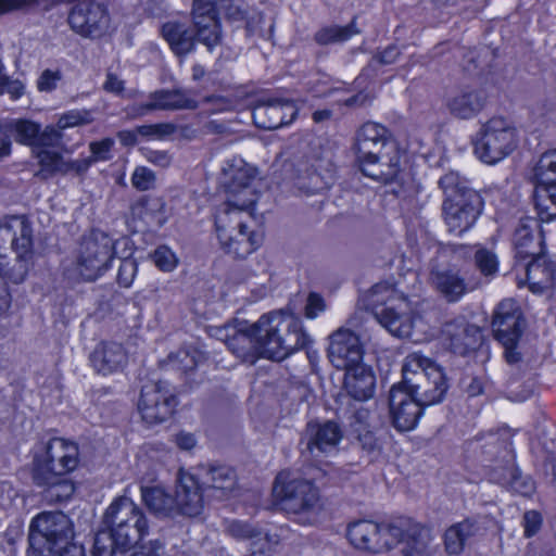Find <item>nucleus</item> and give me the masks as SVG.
<instances>
[{"mask_svg":"<svg viewBox=\"0 0 556 556\" xmlns=\"http://www.w3.org/2000/svg\"><path fill=\"white\" fill-rule=\"evenodd\" d=\"M231 330L232 333H226L223 340L243 361L254 356L283 361L295 351L306 348L309 342L302 321L282 312L265 314L245 330Z\"/></svg>","mask_w":556,"mask_h":556,"instance_id":"1","label":"nucleus"},{"mask_svg":"<svg viewBox=\"0 0 556 556\" xmlns=\"http://www.w3.org/2000/svg\"><path fill=\"white\" fill-rule=\"evenodd\" d=\"M149 531L142 508L127 496L115 498L105 509L101 528L94 535L93 556L124 555Z\"/></svg>","mask_w":556,"mask_h":556,"instance_id":"2","label":"nucleus"},{"mask_svg":"<svg viewBox=\"0 0 556 556\" xmlns=\"http://www.w3.org/2000/svg\"><path fill=\"white\" fill-rule=\"evenodd\" d=\"M34 265V239L30 223L13 216L0 224V277L13 283L25 280ZM0 316L10 307L9 294L0 288Z\"/></svg>","mask_w":556,"mask_h":556,"instance_id":"3","label":"nucleus"},{"mask_svg":"<svg viewBox=\"0 0 556 556\" xmlns=\"http://www.w3.org/2000/svg\"><path fill=\"white\" fill-rule=\"evenodd\" d=\"M254 177L253 168L242 160H235L223 169L225 201L217 208L215 226H230V222L241 220L243 212L252 213L260 197Z\"/></svg>","mask_w":556,"mask_h":556,"instance_id":"4","label":"nucleus"},{"mask_svg":"<svg viewBox=\"0 0 556 556\" xmlns=\"http://www.w3.org/2000/svg\"><path fill=\"white\" fill-rule=\"evenodd\" d=\"M400 383L420 404L428 407L442 402L448 383L443 369L432 359L412 353L405 357Z\"/></svg>","mask_w":556,"mask_h":556,"instance_id":"5","label":"nucleus"},{"mask_svg":"<svg viewBox=\"0 0 556 556\" xmlns=\"http://www.w3.org/2000/svg\"><path fill=\"white\" fill-rule=\"evenodd\" d=\"M273 495L277 505L295 522L311 526L317 522L321 509L318 488L302 478L287 480L280 473L276 477Z\"/></svg>","mask_w":556,"mask_h":556,"instance_id":"6","label":"nucleus"},{"mask_svg":"<svg viewBox=\"0 0 556 556\" xmlns=\"http://www.w3.org/2000/svg\"><path fill=\"white\" fill-rule=\"evenodd\" d=\"M79 464L77 443L62 438H52L36 446L31 460V479L47 483L52 473L68 475Z\"/></svg>","mask_w":556,"mask_h":556,"instance_id":"7","label":"nucleus"},{"mask_svg":"<svg viewBox=\"0 0 556 556\" xmlns=\"http://www.w3.org/2000/svg\"><path fill=\"white\" fill-rule=\"evenodd\" d=\"M73 539V523L62 511H42L29 525V546L38 555L72 545Z\"/></svg>","mask_w":556,"mask_h":556,"instance_id":"8","label":"nucleus"},{"mask_svg":"<svg viewBox=\"0 0 556 556\" xmlns=\"http://www.w3.org/2000/svg\"><path fill=\"white\" fill-rule=\"evenodd\" d=\"M518 146V135L510 122L492 117L484 123L475 141V154L488 164L495 165L510 155Z\"/></svg>","mask_w":556,"mask_h":556,"instance_id":"9","label":"nucleus"},{"mask_svg":"<svg viewBox=\"0 0 556 556\" xmlns=\"http://www.w3.org/2000/svg\"><path fill=\"white\" fill-rule=\"evenodd\" d=\"M114 254L113 238L103 231L92 230L79 242L75 268L84 280L93 281L110 268Z\"/></svg>","mask_w":556,"mask_h":556,"instance_id":"10","label":"nucleus"},{"mask_svg":"<svg viewBox=\"0 0 556 556\" xmlns=\"http://www.w3.org/2000/svg\"><path fill=\"white\" fill-rule=\"evenodd\" d=\"M525 323L517 303L511 299L503 300L494 313L492 328L495 339L504 346V357L509 365L521 362L517 350Z\"/></svg>","mask_w":556,"mask_h":556,"instance_id":"11","label":"nucleus"},{"mask_svg":"<svg viewBox=\"0 0 556 556\" xmlns=\"http://www.w3.org/2000/svg\"><path fill=\"white\" fill-rule=\"evenodd\" d=\"M343 439L341 426L333 420H311L301 433L299 447L301 455L307 459L318 460L332 455Z\"/></svg>","mask_w":556,"mask_h":556,"instance_id":"12","label":"nucleus"},{"mask_svg":"<svg viewBox=\"0 0 556 556\" xmlns=\"http://www.w3.org/2000/svg\"><path fill=\"white\" fill-rule=\"evenodd\" d=\"M534 204L542 220L556 218V149L544 153L535 168Z\"/></svg>","mask_w":556,"mask_h":556,"instance_id":"13","label":"nucleus"},{"mask_svg":"<svg viewBox=\"0 0 556 556\" xmlns=\"http://www.w3.org/2000/svg\"><path fill=\"white\" fill-rule=\"evenodd\" d=\"M176 405V396L167 382H150L141 388L138 409L146 422L165 421L172 416Z\"/></svg>","mask_w":556,"mask_h":556,"instance_id":"14","label":"nucleus"},{"mask_svg":"<svg viewBox=\"0 0 556 556\" xmlns=\"http://www.w3.org/2000/svg\"><path fill=\"white\" fill-rule=\"evenodd\" d=\"M483 200L477 191H468L457 200H444L442 214L450 232L462 235L470 229L481 215Z\"/></svg>","mask_w":556,"mask_h":556,"instance_id":"15","label":"nucleus"},{"mask_svg":"<svg viewBox=\"0 0 556 556\" xmlns=\"http://www.w3.org/2000/svg\"><path fill=\"white\" fill-rule=\"evenodd\" d=\"M396 142L387 127L379 123L366 122L355 132L353 150L357 165L387 150L394 152Z\"/></svg>","mask_w":556,"mask_h":556,"instance_id":"16","label":"nucleus"},{"mask_svg":"<svg viewBox=\"0 0 556 556\" xmlns=\"http://www.w3.org/2000/svg\"><path fill=\"white\" fill-rule=\"evenodd\" d=\"M420 404L402 384H394L389 392V410L393 427L401 431L413 430L424 414Z\"/></svg>","mask_w":556,"mask_h":556,"instance_id":"17","label":"nucleus"},{"mask_svg":"<svg viewBox=\"0 0 556 556\" xmlns=\"http://www.w3.org/2000/svg\"><path fill=\"white\" fill-rule=\"evenodd\" d=\"M298 108L292 100L265 97L253 109V119L257 127L277 129L292 123L298 115Z\"/></svg>","mask_w":556,"mask_h":556,"instance_id":"18","label":"nucleus"},{"mask_svg":"<svg viewBox=\"0 0 556 556\" xmlns=\"http://www.w3.org/2000/svg\"><path fill=\"white\" fill-rule=\"evenodd\" d=\"M364 350L358 336L348 328H339L330 336L328 358L338 369H350L362 364Z\"/></svg>","mask_w":556,"mask_h":556,"instance_id":"19","label":"nucleus"},{"mask_svg":"<svg viewBox=\"0 0 556 556\" xmlns=\"http://www.w3.org/2000/svg\"><path fill=\"white\" fill-rule=\"evenodd\" d=\"M442 337L448 349L460 356L476 351L482 342L481 329L464 317L445 323Z\"/></svg>","mask_w":556,"mask_h":556,"instance_id":"20","label":"nucleus"},{"mask_svg":"<svg viewBox=\"0 0 556 556\" xmlns=\"http://www.w3.org/2000/svg\"><path fill=\"white\" fill-rule=\"evenodd\" d=\"M217 13V5L213 0H193L192 20L197 40L205 45L208 51L222 40Z\"/></svg>","mask_w":556,"mask_h":556,"instance_id":"21","label":"nucleus"},{"mask_svg":"<svg viewBox=\"0 0 556 556\" xmlns=\"http://www.w3.org/2000/svg\"><path fill=\"white\" fill-rule=\"evenodd\" d=\"M198 101L185 89H160L149 94V101L134 106L136 116H144L152 111H180L198 109Z\"/></svg>","mask_w":556,"mask_h":556,"instance_id":"22","label":"nucleus"},{"mask_svg":"<svg viewBox=\"0 0 556 556\" xmlns=\"http://www.w3.org/2000/svg\"><path fill=\"white\" fill-rule=\"evenodd\" d=\"M429 281L433 289L448 303L458 302L470 287L459 269L450 265H432Z\"/></svg>","mask_w":556,"mask_h":556,"instance_id":"23","label":"nucleus"},{"mask_svg":"<svg viewBox=\"0 0 556 556\" xmlns=\"http://www.w3.org/2000/svg\"><path fill=\"white\" fill-rule=\"evenodd\" d=\"M216 231L224 251L235 257H245L260 244L258 236L248 232L247 225L242 220H232L230 226H216Z\"/></svg>","mask_w":556,"mask_h":556,"instance_id":"24","label":"nucleus"},{"mask_svg":"<svg viewBox=\"0 0 556 556\" xmlns=\"http://www.w3.org/2000/svg\"><path fill=\"white\" fill-rule=\"evenodd\" d=\"M203 491V484L195 475L180 472L175 496L178 515L199 516L204 508Z\"/></svg>","mask_w":556,"mask_h":556,"instance_id":"25","label":"nucleus"},{"mask_svg":"<svg viewBox=\"0 0 556 556\" xmlns=\"http://www.w3.org/2000/svg\"><path fill=\"white\" fill-rule=\"evenodd\" d=\"M485 104V92L472 87L457 89L451 92L445 100L448 113L459 119H470L477 116Z\"/></svg>","mask_w":556,"mask_h":556,"instance_id":"26","label":"nucleus"},{"mask_svg":"<svg viewBox=\"0 0 556 556\" xmlns=\"http://www.w3.org/2000/svg\"><path fill=\"white\" fill-rule=\"evenodd\" d=\"M485 528L482 527L480 518L469 517L455 522L445 529L443 533L444 551L450 556L460 555L466 545L475 538L482 535Z\"/></svg>","mask_w":556,"mask_h":556,"instance_id":"27","label":"nucleus"},{"mask_svg":"<svg viewBox=\"0 0 556 556\" xmlns=\"http://www.w3.org/2000/svg\"><path fill=\"white\" fill-rule=\"evenodd\" d=\"M358 167L365 176L382 184H390L395 180L401 170L400 149L396 146L394 152L387 150L378 153Z\"/></svg>","mask_w":556,"mask_h":556,"instance_id":"28","label":"nucleus"},{"mask_svg":"<svg viewBox=\"0 0 556 556\" xmlns=\"http://www.w3.org/2000/svg\"><path fill=\"white\" fill-rule=\"evenodd\" d=\"M68 23L72 29L78 34L98 36L106 23V16L101 5L84 2L72 9Z\"/></svg>","mask_w":556,"mask_h":556,"instance_id":"29","label":"nucleus"},{"mask_svg":"<svg viewBox=\"0 0 556 556\" xmlns=\"http://www.w3.org/2000/svg\"><path fill=\"white\" fill-rule=\"evenodd\" d=\"M348 539L358 549L372 553L386 552L381 526L371 520H358L349 525Z\"/></svg>","mask_w":556,"mask_h":556,"instance_id":"30","label":"nucleus"},{"mask_svg":"<svg viewBox=\"0 0 556 556\" xmlns=\"http://www.w3.org/2000/svg\"><path fill=\"white\" fill-rule=\"evenodd\" d=\"M89 358L96 371L104 376L122 370L127 364V354L116 342L99 343Z\"/></svg>","mask_w":556,"mask_h":556,"instance_id":"31","label":"nucleus"},{"mask_svg":"<svg viewBox=\"0 0 556 556\" xmlns=\"http://www.w3.org/2000/svg\"><path fill=\"white\" fill-rule=\"evenodd\" d=\"M481 453L484 467L490 469V478L494 468L497 469V472H505L514 464V455L509 444L497 434H488L485 443L481 445Z\"/></svg>","mask_w":556,"mask_h":556,"instance_id":"32","label":"nucleus"},{"mask_svg":"<svg viewBox=\"0 0 556 556\" xmlns=\"http://www.w3.org/2000/svg\"><path fill=\"white\" fill-rule=\"evenodd\" d=\"M130 214L151 228H161L167 222L166 203L161 197H141L130 206Z\"/></svg>","mask_w":556,"mask_h":556,"instance_id":"33","label":"nucleus"},{"mask_svg":"<svg viewBox=\"0 0 556 556\" xmlns=\"http://www.w3.org/2000/svg\"><path fill=\"white\" fill-rule=\"evenodd\" d=\"M375 384V375L363 364L345 369L344 388L353 399L366 401L372 397Z\"/></svg>","mask_w":556,"mask_h":556,"instance_id":"34","label":"nucleus"},{"mask_svg":"<svg viewBox=\"0 0 556 556\" xmlns=\"http://www.w3.org/2000/svg\"><path fill=\"white\" fill-rule=\"evenodd\" d=\"M540 224L535 218H520L515 230L513 242L516 251V258L526 261L540 253V245L535 243L533 232L539 229Z\"/></svg>","mask_w":556,"mask_h":556,"instance_id":"35","label":"nucleus"},{"mask_svg":"<svg viewBox=\"0 0 556 556\" xmlns=\"http://www.w3.org/2000/svg\"><path fill=\"white\" fill-rule=\"evenodd\" d=\"M162 35L172 50L178 55H185L194 48L195 33L179 22H167L162 27Z\"/></svg>","mask_w":556,"mask_h":556,"instance_id":"36","label":"nucleus"},{"mask_svg":"<svg viewBox=\"0 0 556 556\" xmlns=\"http://www.w3.org/2000/svg\"><path fill=\"white\" fill-rule=\"evenodd\" d=\"M405 544V556H434L439 553V545L434 544L432 531L418 522L413 526Z\"/></svg>","mask_w":556,"mask_h":556,"instance_id":"37","label":"nucleus"},{"mask_svg":"<svg viewBox=\"0 0 556 556\" xmlns=\"http://www.w3.org/2000/svg\"><path fill=\"white\" fill-rule=\"evenodd\" d=\"M141 496L147 507L157 516L175 517L178 510L175 497L160 486H142Z\"/></svg>","mask_w":556,"mask_h":556,"instance_id":"38","label":"nucleus"},{"mask_svg":"<svg viewBox=\"0 0 556 556\" xmlns=\"http://www.w3.org/2000/svg\"><path fill=\"white\" fill-rule=\"evenodd\" d=\"M374 317L394 337L406 338L412 333L413 323L410 317L407 314L399 313L393 307L377 308L374 312Z\"/></svg>","mask_w":556,"mask_h":556,"instance_id":"39","label":"nucleus"},{"mask_svg":"<svg viewBox=\"0 0 556 556\" xmlns=\"http://www.w3.org/2000/svg\"><path fill=\"white\" fill-rule=\"evenodd\" d=\"M55 477L49 479L47 483H39L33 480L34 484L43 488V497L50 504L63 503L68 501L74 492V482L68 478V475L53 473Z\"/></svg>","mask_w":556,"mask_h":556,"instance_id":"40","label":"nucleus"},{"mask_svg":"<svg viewBox=\"0 0 556 556\" xmlns=\"http://www.w3.org/2000/svg\"><path fill=\"white\" fill-rule=\"evenodd\" d=\"M203 484L215 492H219L218 497L227 496L236 489L237 475L235 470L228 466H211L205 473Z\"/></svg>","mask_w":556,"mask_h":556,"instance_id":"41","label":"nucleus"},{"mask_svg":"<svg viewBox=\"0 0 556 556\" xmlns=\"http://www.w3.org/2000/svg\"><path fill=\"white\" fill-rule=\"evenodd\" d=\"M525 265L527 279L533 285L548 287L554 282L555 269L551 262H547L541 253L530 257Z\"/></svg>","mask_w":556,"mask_h":556,"instance_id":"42","label":"nucleus"},{"mask_svg":"<svg viewBox=\"0 0 556 556\" xmlns=\"http://www.w3.org/2000/svg\"><path fill=\"white\" fill-rule=\"evenodd\" d=\"M415 521L410 518L400 517L387 525H380L382 529V542L387 543L386 551H389L400 543H406Z\"/></svg>","mask_w":556,"mask_h":556,"instance_id":"43","label":"nucleus"},{"mask_svg":"<svg viewBox=\"0 0 556 556\" xmlns=\"http://www.w3.org/2000/svg\"><path fill=\"white\" fill-rule=\"evenodd\" d=\"M491 481L510 486L514 491L529 495L533 491V483L530 479H523L518 468L515 467V463L505 472H497L494 468L491 475Z\"/></svg>","mask_w":556,"mask_h":556,"instance_id":"44","label":"nucleus"},{"mask_svg":"<svg viewBox=\"0 0 556 556\" xmlns=\"http://www.w3.org/2000/svg\"><path fill=\"white\" fill-rule=\"evenodd\" d=\"M358 33L359 30L356 28L355 18H353L351 23L345 26L332 25L320 28L315 33L314 39L318 45L326 46L346 41Z\"/></svg>","mask_w":556,"mask_h":556,"instance_id":"45","label":"nucleus"},{"mask_svg":"<svg viewBox=\"0 0 556 556\" xmlns=\"http://www.w3.org/2000/svg\"><path fill=\"white\" fill-rule=\"evenodd\" d=\"M439 187L445 194L444 200H457L463 198L468 191H475L469 187L466 178L462 177L457 172H448L439 179Z\"/></svg>","mask_w":556,"mask_h":556,"instance_id":"46","label":"nucleus"},{"mask_svg":"<svg viewBox=\"0 0 556 556\" xmlns=\"http://www.w3.org/2000/svg\"><path fill=\"white\" fill-rule=\"evenodd\" d=\"M40 169L36 176L41 179H48L54 175H61L63 156L54 151L41 150L37 154Z\"/></svg>","mask_w":556,"mask_h":556,"instance_id":"47","label":"nucleus"},{"mask_svg":"<svg viewBox=\"0 0 556 556\" xmlns=\"http://www.w3.org/2000/svg\"><path fill=\"white\" fill-rule=\"evenodd\" d=\"M13 129L16 141L27 146H35L40 125L31 121L18 119L14 122Z\"/></svg>","mask_w":556,"mask_h":556,"instance_id":"48","label":"nucleus"},{"mask_svg":"<svg viewBox=\"0 0 556 556\" xmlns=\"http://www.w3.org/2000/svg\"><path fill=\"white\" fill-rule=\"evenodd\" d=\"M475 264L484 276H494L498 269L496 255L484 248H480L475 253Z\"/></svg>","mask_w":556,"mask_h":556,"instance_id":"49","label":"nucleus"},{"mask_svg":"<svg viewBox=\"0 0 556 556\" xmlns=\"http://www.w3.org/2000/svg\"><path fill=\"white\" fill-rule=\"evenodd\" d=\"M177 126L173 123H157L137 126V131L139 132V135L148 139L162 140L175 134Z\"/></svg>","mask_w":556,"mask_h":556,"instance_id":"50","label":"nucleus"},{"mask_svg":"<svg viewBox=\"0 0 556 556\" xmlns=\"http://www.w3.org/2000/svg\"><path fill=\"white\" fill-rule=\"evenodd\" d=\"M93 116L90 111L87 110H73L63 114L58 121V128L65 129L68 127H75L79 125H87L92 123Z\"/></svg>","mask_w":556,"mask_h":556,"instance_id":"51","label":"nucleus"},{"mask_svg":"<svg viewBox=\"0 0 556 556\" xmlns=\"http://www.w3.org/2000/svg\"><path fill=\"white\" fill-rule=\"evenodd\" d=\"M152 260L156 267L163 271H172L178 264L175 253L166 245L156 248L152 254Z\"/></svg>","mask_w":556,"mask_h":556,"instance_id":"52","label":"nucleus"},{"mask_svg":"<svg viewBox=\"0 0 556 556\" xmlns=\"http://www.w3.org/2000/svg\"><path fill=\"white\" fill-rule=\"evenodd\" d=\"M355 431H357V435L355 438L357 444L368 456H376L380 453L381 445L374 432L366 428L355 429Z\"/></svg>","mask_w":556,"mask_h":556,"instance_id":"53","label":"nucleus"},{"mask_svg":"<svg viewBox=\"0 0 556 556\" xmlns=\"http://www.w3.org/2000/svg\"><path fill=\"white\" fill-rule=\"evenodd\" d=\"M131 185L139 191H147L155 185V174L148 167L138 166L131 175Z\"/></svg>","mask_w":556,"mask_h":556,"instance_id":"54","label":"nucleus"},{"mask_svg":"<svg viewBox=\"0 0 556 556\" xmlns=\"http://www.w3.org/2000/svg\"><path fill=\"white\" fill-rule=\"evenodd\" d=\"M174 359L178 363L181 370L189 371L202 362L203 355L195 349H182L176 353Z\"/></svg>","mask_w":556,"mask_h":556,"instance_id":"55","label":"nucleus"},{"mask_svg":"<svg viewBox=\"0 0 556 556\" xmlns=\"http://www.w3.org/2000/svg\"><path fill=\"white\" fill-rule=\"evenodd\" d=\"M137 269L138 265L136 260L130 257L123 258L117 271V283L123 288L130 287L136 277Z\"/></svg>","mask_w":556,"mask_h":556,"instance_id":"56","label":"nucleus"},{"mask_svg":"<svg viewBox=\"0 0 556 556\" xmlns=\"http://www.w3.org/2000/svg\"><path fill=\"white\" fill-rule=\"evenodd\" d=\"M228 533L236 539H253L261 535V531L252 525L233 520L227 527Z\"/></svg>","mask_w":556,"mask_h":556,"instance_id":"57","label":"nucleus"},{"mask_svg":"<svg viewBox=\"0 0 556 556\" xmlns=\"http://www.w3.org/2000/svg\"><path fill=\"white\" fill-rule=\"evenodd\" d=\"M94 163L92 157H84L78 160H65L63 157L61 175L74 174L77 176L84 175L89 167Z\"/></svg>","mask_w":556,"mask_h":556,"instance_id":"58","label":"nucleus"},{"mask_svg":"<svg viewBox=\"0 0 556 556\" xmlns=\"http://www.w3.org/2000/svg\"><path fill=\"white\" fill-rule=\"evenodd\" d=\"M139 152L148 162L155 166L167 167L172 163V156L167 151L153 150L148 147H141Z\"/></svg>","mask_w":556,"mask_h":556,"instance_id":"59","label":"nucleus"},{"mask_svg":"<svg viewBox=\"0 0 556 556\" xmlns=\"http://www.w3.org/2000/svg\"><path fill=\"white\" fill-rule=\"evenodd\" d=\"M61 129L48 126L42 131L41 129L38 131L37 140L35 147H54L58 146L62 139V135L60 132Z\"/></svg>","mask_w":556,"mask_h":556,"instance_id":"60","label":"nucleus"},{"mask_svg":"<svg viewBox=\"0 0 556 556\" xmlns=\"http://www.w3.org/2000/svg\"><path fill=\"white\" fill-rule=\"evenodd\" d=\"M326 309V303L321 295L311 292L305 305V317L313 319Z\"/></svg>","mask_w":556,"mask_h":556,"instance_id":"61","label":"nucleus"},{"mask_svg":"<svg viewBox=\"0 0 556 556\" xmlns=\"http://www.w3.org/2000/svg\"><path fill=\"white\" fill-rule=\"evenodd\" d=\"M114 146V140L111 138H104L101 141H93L89 144L91 156L94 162L98 160H109L110 151Z\"/></svg>","mask_w":556,"mask_h":556,"instance_id":"62","label":"nucleus"},{"mask_svg":"<svg viewBox=\"0 0 556 556\" xmlns=\"http://www.w3.org/2000/svg\"><path fill=\"white\" fill-rule=\"evenodd\" d=\"M216 5L218 13H224L226 18L230 21H242L245 17V12L235 5L232 0H220Z\"/></svg>","mask_w":556,"mask_h":556,"instance_id":"63","label":"nucleus"},{"mask_svg":"<svg viewBox=\"0 0 556 556\" xmlns=\"http://www.w3.org/2000/svg\"><path fill=\"white\" fill-rule=\"evenodd\" d=\"M400 54H401L400 49L396 46L391 45V46L387 47L386 49H383L382 51L377 52L371 59V64L372 63H378L380 65L393 64L399 59Z\"/></svg>","mask_w":556,"mask_h":556,"instance_id":"64","label":"nucleus"}]
</instances>
